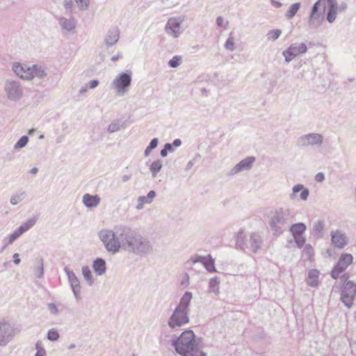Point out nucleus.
I'll return each instance as SVG.
<instances>
[{"label":"nucleus","instance_id":"nucleus-8","mask_svg":"<svg viewBox=\"0 0 356 356\" xmlns=\"http://www.w3.org/2000/svg\"><path fill=\"white\" fill-rule=\"evenodd\" d=\"M325 0H318L312 6L308 24L311 29H317L324 20Z\"/></svg>","mask_w":356,"mask_h":356},{"label":"nucleus","instance_id":"nucleus-55","mask_svg":"<svg viewBox=\"0 0 356 356\" xmlns=\"http://www.w3.org/2000/svg\"><path fill=\"white\" fill-rule=\"evenodd\" d=\"M72 6H73V2L72 0L65 1L64 3V7L67 10L71 9Z\"/></svg>","mask_w":356,"mask_h":356},{"label":"nucleus","instance_id":"nucleus-3","mask_svg":"<svg viewBox=\"0 0 356 356\" xmlns=\"http://www.w3.org/2000/svg\"><path fill=\"white\" fill-rule=\"evenodd\" d=\"M176 352L181 356H207L200 351L195 336L192 330H186L177 338L172 341Z\"/></svg>","mask_w":356,"mask_h":356},{"label":"nucleus","instance_id":"nucleus-52","mask_svg":"<svg viewBox=\"0 0 356 356\" xmlns=\"http://www.w3.org/2000/svg\"><path fill=\"white\" fill-rule=\"evenodd\" d=\"M13 262L15 264L18 265L20 264L21 259H19V255L18 253H15L13 255Z\"/></svg>","mask_w":356,"mask_h":356},{"label":"nucleus","instance_id":"nucleus-37","mask_svg":"<svg viewBox=\"0 0 356 356\" xmlns=\"http://www.w3.org/2000/svg\"><path fill=\"white\" fill-rule=\"evenodd\" d=\"M26 196L25 192H19L15 195H13L10 200V203L12 205H16L20 202H22Z\"/></svg>","mask_w":356,"mask_h":356},{"label":"nucleus","instance_id":"nucleus-27","mask_svg":"<svg viewBox=\"0 0 356 356\" xmlns=\"http://www.w3.org/2000/svg\"><path fill=\"white\" fill-rule=\"evenodd\" d=\"M320 273L316 269H312L308 272L307 277L306 278L307 284L311 287H317L319 284Z\"/></svg>","mask_w":356,"mask_h":356},{"label":"nucleus","instance_id":"nucleus-32","mask_svg":"<svg viewBox=\"0 0 356 356\" xmlns=\"http://www.w3.org/2000/svg\"><path fill=\"white\" fill-rule=\"evenodd\" d=\"M163 167L162 161L160 160H156L152 162V163L149 166V170L152 173V176L153 178H155L159 171L161 170Z\"/></svg>","mask_w":356,"mask_h":356},{"label":"nucleus","instance_id":"nucleus-13","mask_svg":"<svg viewBox=\"0 0 356 356\" xmlns=\"http://www.w3.org/2000/svg\"><path fill=\"white\" fill-rule=\"evenodd\" d=\"M4 90L8 99L14 102L19 100L24 94L22 86L15 81H7L5 83Z\"/></svg>","mask_w":356,"mask_h":356},{"label":"nucleus","instance_id":"nucleus-38","mask_svg":"<svg viewBox=\"0 0 356 356\" xmlns=\"http://www.w3.org/2000/svg\"><path fill=\"white\" fill-rule=\"evenodd\" d=\"M29 142V137L27 136H22L14 145L15 150H19L24 147Z\"/></svg>","mask_w":356,"mask_h":356},{"label":"nucleus","instance_id":"nucleus-23","mask_svg":"<svg viewBox=\"0 0 356 356\" xmlns=\"http://www.w3.org/2000/svg\"><path fill=\"white\" fill-rule=\"evenodd\" d=\"M120 30L118 27L110 29L104 39V44L107 47L115 45L120 38Z\"/></svg>","mask_w":356,"mask_h":356},{"label":"nucleus","instance_id":"nucleus-44","mask_svg":"<svg viewBox=\"0 0 356 356\" xmlns=\"http://www.w3.org/2000/svg\"><path fill=\"white\" fill-rule=\"evenodd\" d=\"M241 234L242 237L244 239L245 243L248 245V235H246L245 232L243 229H240L236 235L235 245H236V248L238 250H239V246L238 245V238H239V236L241 235Z\"/></svg>","mask_w":356,"mask_h":356},{"label":"nucleus","instance_id":"nucleus-45","mask_svg":"<svg viewBox=\"0 0 356 356\" xmlns=\"http://www.w3.org/2000/svg\"><path fill=\"white\" fill-rule=\"evenodd\" d=\"M121 125L118 122H113L111 123L108 127V131L110 133H114L120 129Z\"/></svg>","mask_w":356,"mask_h":356},{"label":"nucleus","instance_id":"nucleus-62","mask_svg":"<svg viewBox=\"0 0 356 356\" xmlns=\"http://www.w3.org/2000/svg\"><path fill=\"white\" fill-rule=\"evenodd\" d=\"M172 145L175 147H179L181 145V140L180 139H175Z\"/></svg>","mask_w":356,"mask_h":356},{"label":"nucleus","instance_id":"nucleus-34","mask_svg":"<svg viewBox=\"0 0 356 356\" xmlns=\"http://www.w3.org/2000/svg\"><path fill=\"white\" fill-rule=\"evenodd\" d=\"M81 273L84 280L90 286H92L94 283V280L92 279V273L89 267L87 266H83L81 268Z\"/></svg>","mask_w":356,"mask_h":356},{"label":"nucleus","instance_id":"nucleus-48","mask_svg":"<svg viewBox=\"0 0 356 356\" xmlns=\"http://www.w3.org/2000/svg\"><path fill=\"white\" fill-rule=\"evenodd\" d=\"M317 182H323L325 180V175L323 172H318L315 176Z\"/></svg>","mask_w":356,"mask_h":356},{"label":"nucleus","instance_id":"nucleus-35","mask_svg":"<svg viewBox=\"0 0 356 356\" xmlns=\"http://www.w3.org/2000/svg\"><path fill=\"white\" fill-rule=\"evenodd\" d=\"M337 11H338V5L329 6L328 12L327 14V20L330 23H332L335 20Z\"/></svg>","mask_w":356,"mask_h":356},{"label":"nucleus","instance_id":"nucleus-4","mask_svg":"<svg viewBox=\"0 0 356 356\" xmlns=\"http://www.w3.org/2000/svg\"><path fill=\"white\" fill-rule=\"evenodd\" d=\"M192 298L193 294L190 291H186L181 297L179 304L168 318V325L170 328L181 327L189 323L190 305Z\"/></svg>","mask_w":356,"mask_h":356},{"label":"nucleus","instance_id":"nucleus-51","mask_svg":"<svg viewBox=\"0 0 356 356\" xmlns=\"http://www.w3.org/2000/svg\"><path fill=\"white\" fill-rule=\"evenodd\" d=\"M98 85H99V81L96 80V79L92 80V81H89V83H88V87L90 89L95 88L96 87H97Z\"/></svg>","mask_w":356,"mask_h":356},{"label":"nucleus","instance_id":"nucleus-14","mask_svg":"<svg viewBox=\"0 0 356 356\" xmlns=\"http://www.w3.org/2000/svg\"><path fill=\"white\" fill-rule=\"evenodd\" d=\"M184 21V17H170L167 21L165 26V31L167 35L173 38H177L182 33L181 24Z\"/></svg>","mask_w":356,"mask_h":356},{"label":"nucleus","instance_id":"nucleus-6","mask_svg":"<svg viewBox=\"0 0 356 356\" xmlns=\"http://www.w3.org/2000/svg\"><path fill=\"white\" fill-rule=\"evenodd\" d=\"M239 250L243 252H250L253 254L259 253L264 247V240L261 235L257 232H252L248 235V245L245 244L241 234L238 240Z\"/></svg>","mask_w":356,"mask_h":356},{"label":"nucleus","instance_id":"nucleus-64","mask_svg":"<svg viewBox=\"0 0 356 356\" xmlns=\"http://www.w3.org/2000/svg\"><path fill=\"white\" fill-rule=\"evenodd\" d=\"M152 150V149H149V147L147 146L145 150V152H144V154L145 156H148L151 152V151Z\"/></svg>","mask_w":356,"mask_h":356},{"label":"nucleus","instance_id":"nucleus-61","mask_svg":"<svg viewBox=\"0 0 356 356\" xmlns=\"http://www.w3.org/2000/svg\"><path fill=\"white\" fill-rule=\"evenodd\" d=\"M305 250H307L310 255L313 254V249L312 246L309 244L306 245Z\"/></svg>","mask_w":356,"mask_h":356},{"label":"nucleus","instance_id":"nucleus-7","mask_svg":"<svg viewBox=\"0 0 356 356\" xmlns=\"http://www.w3.org/2000/svg\"><path fill=\"white\" fill-rule=\"evenodd\" d=\"M131 71L121 72L115 76L111 82V88L119 97H123L128 92L131 84Z\"/></svg>","mask_w":356,"mask_h":356},{"label":"nucleus","instance_id":"nucleus-30","mask_svg":"<svg viewBox=\"0 0 356 356\" xmlns=\"http://www.w3.org/2000/svg\"><path fill=\"white\" fill-rule=\"evenodd\" d=\"M31 69L32 72L31 79L34 77L43 79L47 75L46 68L41 65H33Z\"/></svg>","mask_w":356,"mask_h":356},{"label":"nucleus","instance_id":"nucleus-10","mask_svg":"<svg viewBox=\"0 0 356 356\" xmlns=\"http://www.w3.org/2000/svg\"><path fill=\"white\" fill-rule=\"evenodd\" d=\"M356 296V282L347 281L345 282L343 289L341 292L340 299L341 302L348 308H350L353 305V301Z\"/></svg>","mask_w":356,"mask_h":356},{"label":"nucleus","instance_id":"nucleus-29","mask_svg":"<svg viewBox=\"0 0 356 356\" xmlns=\"http://www.w3.org/2000/svg\"><path fill=\"white\" fill-rule=\"evenodd\" d=\"M92 269L97 275H103L106 270V264L105 260L102 258H97L94 260L92 264Z\"/></svg>","mask_w":356,"mask_h":356},{"label":"nucleus","instance_id":"nucleus-46","mask_svg":"<svg viewBox=\"0 0 356 356\" xmlns=\"http://www.w3.org/2000/svg\"><path fill=\"white\" fill-rule=\"evenodd\" d=\"M79 8L82 10L88 9L89 6V0H75Z\"/></svg>","mask_w":356,"mask_h":356},{"label":"nucleus","instance_id":"nucleus-15","mask_svg":"<svg viewBox=\"0 0 356 356\" xmlns=\"http://www.w3.org/2000/svg\"><path fill=\"white\" fill-rule=\"evenodd\" d=\"M15 330L7 321H0V347L7 346L14 338Z\"/></svg>","mask_w":356,"mask_h":356},{"label":"nucleus","instance_id":"nucleus-12","mask_svg":"<svg viewBox=\"0 0 356 356\" xmlns=\"http://www.w3.org/2000/svg\"><path fill=\"white\" fill-rule=\"evenodd\" d=\"M198 263L201 264V265L210 273L216 271L214 266V260L210 255L207 257H202L200 255L191 257L185 262V267L186 268H192L193 265Z\"/></svg>","mask_w":356,"mask_h":356},{"label":"nucleus","instance_id":"nucleus-25","mask_svg":"<svg viewBox=\"0 0 356 356\" xmlns=\"http://www.w3.org/2000/svg\"><path fill=\"white\" fill-rule=\"evenodd\" d=\"M58 24L62 31L72 32L76 27V20L73 17L69 18L61 17L58 19Z\"/></svg>","mask_w":356,"mask_h":356},{"label":"nucleus","instance_id":"nucleus-42","mask_svg":"<svg viewBox=\"0 0 356 356\" xmlns=\"http://www.w3.org/2000/svg\"><path fill=\"white\" fill-rule=\"evenodd\" d=\"M44 275V268H43V259H40L38 261V265L35 270V275L38 278H41Z\"/></svg>","mask_w":356,"mask_h":356},{"label":"nucleus","instance_id":"nucleus-26","mask_svg":"<svg viewBox=\"0 0 356 356\" xmlns=\"http://www.w3.org/2000/svg\"><path fill=\"white\" fill-rule=\"evenodd\" d=\"M83 204L88 208L97 207L100 203V197L97 195H92L86 193L83 196Z\"/></svg>","mask_w":356,"mask_h":356},{"label":"nucleus","instance_id":"nucleus-20","mask_svg":"<svg viewBox=\"0 0 356 356\" xmlns=\"http://www.w3.org/2000/svg\"><path fill=\"white\" fill-rule=\"evenodd\" d=\"M254 156H248L235 165L229 172V176H234L243 171L250 170L255 162Z\"/></svg>","mask_w":356,"mask_h":356},{"label":"nucleus","instance_id":"nucleus-33","mask_svg":"<svg viewBox=\"0 0 356 356\" xmlns=\"http://www.w3.org/2000/svg\"><path fill=\"white\" fill-rule=\"evenodd\" d=\"M220 280L217 277H213L209 280V290L210 292L214 293L216 295L219 294Z\"/></svg>","mask_w":356,"mask_h":356},{"label":"nucleus","instance_id":"nucleus-39","mask_svg":"<svg viewBox=\"0 0 356 356\" xmlns=\"http://www.w3.org/2000/svg\"><path fill=\"white\" fill-rule=\"evenodd\" d=\"M225 48L229 51H234L235 49V42L234 38L232 35V33H229V38L225 43Z\"/></svg>","mask_w":356,"mask_h":356},{"label":"nucleus","instance_id":"nucleus-22","mask_svg":"<svg viewBox=\"0 0 356 356\" xmlns=\"http://www.w3.org/2000/svg\"><path fill=\"white\" fill-rule=\"evenodd\" d=\"M31 67L28 66L25 64H21L16 63L13 66V70L15 74L20 79L24 80H31Z\"/></svg>","mask_w":356,"mask_h":356},{"label":"nucleus","instance_id":"nucleus-28","mask_svg":"<svg viewBox=\"0 0 356 356\" xmlns=\"http://www.w3.org/2000/svg\"><path fill=\"white\" fill-rule=\"evenodd\" d=\"M325 228V221L322 220H318L314 222L313 224L312 234L316 238H322L323 236Z\"/></svg>","mask_w":356,"mask_h":356},{"label":"nucleus","instance_id":"nucleus-9","mask_svg":"<svg viewBox=\"0 0 356 356\" xmlns=\"http://www.w3.org/2000/svg\"><path fill=\"white\" fill-rule=\"evenodd\" d=\"M36 223V218H31L22 223L17 229L12 234H9L3 239V245L1 252L3 251L8 245H12L17 241L20 236L29 230Z\"/></svg>","mask_w":356,"mask_h":356},{"label":"nucleus","instance_id":"nucleus-56","mask_svg":"<svg viewBox=\"0 0 356 356\" xmlns=\"http://www.w3.org/2000/svg\"><path fill=\"white\" fill-rule=\"evenodd\" d=\"M195 164V161L194 160H191L189 161L187 164H186V168H185V170L186 171H188L190 170L193 166Z\"/></svg>","mask_w":356,"mask_h":356},{"label":"nucleus","instance_id":"nucleus-36","mask_svg":"<svg viewBox=\"0 0 356 356\" xmlns=\"http://www.w3.org/2000/svg\"><path fill=\"white\" fill-rule=\"evenodd\" d=\"M156 196L154 191H150L146 196H140L137 201L141 202L143 204H150Z\"/></svg>","mask_w":356,"mask_h":356},{"label":"nucleus","instance_id":"nucleus-18","mask_svg":"<svg viewBox=\"0 0 356 356\" xmlns=\"http://www.w3.org/2000/svg\"><path fill=\"white\" fill-rule=\"evenodd\" d=\"M353 257L348 253L341 254L337 264L334 266L331 272V276L337 279L353 263Z\"/></svg>","mask_w":356,"mask_h":356},{"label":"nucleus","instance_id":"nucleus-53","mask_svg":"<svg viewBox=\"0 0 356 356\" xmlns=\"http://www.w3.org/2000/svg\"><path fill=\"white\" fill-rule=\"evenodd\" d=\"M216 24L219 27L224 26V19L222 17L219 16L216 19Z\"/></svg>","mask_w":356,"mask_h":356},{"label":"nucleus","instance_id":"nucleus-41","mask_svg":"<svg viewBox=\"0 0 356 356\" xmlns=\"http://www.w3.org/2000/svg\"><path fill=\"white\" fill-rule=\"evenodd\" d=\"M281 34L282 31L280 29H273L268 32L266 36L268 40L275 41L281 35Z\"/></svg>","mask_w":356,"mask_h":356},{"label":"nucleus","instance_id":"nucleus-17","mask_svg":"<svg viewBox=\"0 0 356 356\" xmlns=\"http://www.w3.org/2000/svg\"><path fill=\"white\" fill-rule=\"evenodd\" d=\"M323 143V136L321 134L311 133L305 134L298 138L297 145L304 147L309 145L321 146Z\"/></svg>","mask_w":356,"mask_h":356},{"label":"nucleus","instance_id":"nucleus-1","mask_svg":"<svg viewBox=\"0 0 356 356\" xmlns=\"http://www.w3.org/2000/svg\"><path fill=\"white\" fill-rule=\"evenodd\" d=\"M119 232L124 239V250L139 256H147L152 253V246L150 241L135 233L130 227L120 228Z\"/></svg>","mask_w":356,"mask_h":356},{"label":"nucleus","instance_id":"nucleus-43","mask_svg":"<svg viewBox=\"0 0 356 356\" xmlns=\"http://www.w3.org/2000/svg\"><path fill=\"white\" fill-rule=\"evenodd\" d=\"M181 58L179 56H175L168 61V65L172 68H176L181 65Z\"/></svg>","mask_w":356,"mask_h":356},{"label":"nucleus","instance_id":"nucleus-49","mask_svg":"<svg viewBox=\"0 0 356 356\" xmlns=\"http://www.w3.org/2000/svg\"><path fill=\"white\" fill-rule=\"evenodd\" d=\"M158 144H159L158 139L156 138H154L150 141L148 146L149 147V149H154L157 147Z\"/></svg>","mask_w":356,"mask_h":356},{"label":"nucleus","instance_id":"nucleus-24","mask_svg":"<svg viewBox=\"0 0 356 356\" xmlns=\"http://www.w3.org/2000/svg\"><path fill=\"white\" fill-rule=\"evenodd\" d=\"M299 192H300V200L306 201L309 195V191L302 184H296L293 187L292 193L289 195L290 199L295 200L296 197V194L299 193Z\"/></svg>","mask_w":356,"mask_h":356},{"label":"nucleus","instance_id":"nucleus-31","mask_svg":"<svg viewBox=\"0 0 356 356\" xmlns=\"http://www.w3.org/2000/svg\"><path fill=\"white\" fill-rule=\"evenodd\" d=\"M300 6H301L300 3H293L289 7V10L286 12L285 17L288 19H293L296 16V13L299 10V9L300 8Z\"/></svg>","mask_w":356,"mask_h":356},{"label":"nucleus","instance_id":"nucleus-57","mask_svg":"<svg viewBox=\"0 0 356 356\" xmlns=\"http://www.w3.org/2000/svg\"><path fill=\"white\" fill-rule=\"evenodd\" d=\"M270 3L276 8H280L282 6V3L277 0H270Z\"/></svg>","mask_w":356,"mask_h":356},{"label":"nucleus","instance_id":"nucleus-59","mask_svg":"<svg viewBox=\"0 0 356 356\" xmlns=\"http://www.w3.org/2000/svg\"><path fill=\"white\" fill-rule=\"evenodd\" d=\"M348 6L346 3H342L339 6H338V10L339 11H345L347 9Z\"/></svg>","mask_w":356,"mask_h":356},{"label":"nucleus","instance_id":"nucleus-60","mask_svg":"<svg viewBox=\"0 0 356 356\" xmlns=\"http://www.w3.org/2000/svg\"><path fill=\"white\" fill-rule=\"evenodd\" d=\"M122 57V54L118 52V54L117 55L111 57V60L113 62H115V61L118 60L120 58H121Z\"/></svg>","mask_w":356,"mask_h":356},{"label":"nucleus","instance_id":"nucleus-50","mask_svg":"<svg viewBox=\"0 0 356 356\" xmlns=\"http://www.w3.org/2000/svg\"><path fill=\"white\" fill-rule=\"evenodd\" d=\"M35 349H36V352H46L45 349L44 348V347L42 346V341H38L35 343Z\"/></svg>","mask_w":356,"mask_h":356},{"label":"nucleus","instance_id":"nucleus-40","mask_svg":"<svg viewBox=\"0 0 356 356\" xmlns=\"http://www.w3.org/2000/svg\"><path fill=\"white\" fill-rule=\"evenodd\" d=\"M60 337L58 332L55 328L50 329L47 334V338L51 341H56Z\"/></svg>","mask_w":356,"mask_h":356},{"label":"nucleus","instance_id":"nucleus-63","mask_svg":"<svg viewBox=\"0 0 356 356\" xmlns=\"http://www.w3.org/2000/svg\"><path fill=\"white\" fill-rule=\"evenodd\" d=\"M328 3V6H337V3L336 0H326Z\"/></svg>","mask_w":356,"mask_h":356},{"label":"nucleus","instance_id":"nucleus-21","mask_svg":"<svg viewBox=\"0 0 356 356\" xmlns=\"http://www.w3.org/2000/svg\"><path fill=\"white\" fill-rule=\"evenodd\" d=\"M330 236L332 245L339 249H343L348 243L346 234L340 229L332 230Z\"/></svg>","mask_w":356,"mask_h":356},{"label":"nucleus","instance_id":"nucleus-11","mask_svg":"<svg viewBox=\"0 0 356 356\" xmlns=\"http://www.w3.org/2000/svg\"><path fill=\"white\" fill-rule=\"evenodd\" d=\"M307 51V44L304 42L292 43L287 49L282 51L285 63H290L296 57L304 54Z\"/></svg>","mask_w":356,"mask_h":356},{"label":"nucleus","instance_id":"nucleus-47","mask_svg":"<svg viewBox=\"0 0 356 356\" xmlns=\"http://www.w3.org/2000/svg\"><path fill=\"white\" fill-rule=\"evenodd\" d=\"M47 309L51 314L58 315L59 310L54 303H48Z\"/></svg>","mask_w":356,"mask_h":356},{"label":"nucleus","instance_id":"nucleus-2","mask_svg":"<svg viewBox=\"0 0 356 356\" xmlns=\"http://www.w3.org/2000/svg\"><path fill=\"white\" fill-rule=\"evenodd\" d=\"M293 210L288 207H280L271 210L267 216L268 225L272 234L280 236L286 232L294 220Z\"/></svg>","mask_w":356,"mask_h":356},{"label":"nucleus","instance_id":"nucleus-54","mask_svg":"<svg viewBox=\"0 0 356 356\" xmlns=\"http://www.w3.org/2000/svg\"><path fill=\"white\" fill-rule=\"evenodd\" d=\"M185 277H186V280H181V285L183 286V287H186L189 285V276L186 274L185 275Z\"/></svg>","mask_w":356,"mask_h":356},{"label":"nucleus","instance_id":"nucleus-5","mask_svg":"<svg viewBox=\"0 0 356 356\" xmlns=\"http://www.w3.org/2000/svg\"><path fill=\"white\" fill-rule=\"evenodd\" d=\"M120 228H127V226H115L114 229H103L98 232V237L103 243L105 249L112 254L120 252L123 249L124 239L120 236Z\"/></svg>","mask_w":356,"mask_h":356},{"label":"nucleus","instance_id":"nucleus-58","mask_svg":"<svg viewBox=\"0 0 356 356\" xmlns=\"http://www.w3.org/2000/svg\"><path fill=\"white\" fill-rule=\"evenodd\" d=\"M165 149H166L167 152H173L174 151V149H173V147H172V145L170 144V143H166L165 145H164V147Z\"/></svg>","mask_w":356,"mask_h":356},{"label":"nucleus","instance_id":"nucleus-19","mask_svg":"<svg viewBox=\"0 0 356 356\" xmlns=\"http://www.w3.org/2000/svg\"><path fill=\"white\" fill-rule=\"evenodd\" d=\"M64 271L67 276L69 284L71 286L75 298L77 300H79L81 299V285L79 280L75 273L72 270H70L67 267L64 268Z\"/></svg>","mask_w":356,"mask_h":356},{"label":"nucleus","instance_id":"nucleus-16","mask_svg":"<svg viewBox=\"0 0 356 356\" xmlns=\"http://www.w3.org/2000/svg\"><path fill=\"white\" fill-rule=\"evenodd\" d=\"M289 230L291 233L293 239L299 248H302L306 241L303 234L307 229L306 225L303 222H298L289 225Z\"/></svg>","mask_w":356,"mask_h":356}]
</instances>
